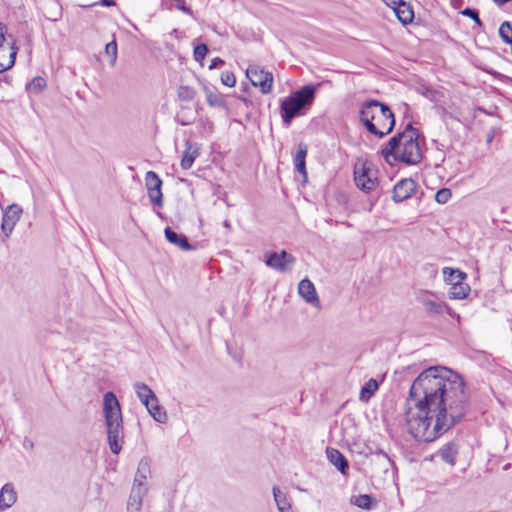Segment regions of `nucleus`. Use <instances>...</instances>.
<instances>
[{
    "label": "nucleus",
    "mask_w": 512,
    "mask_h": 512,
    "mask_svg": "<svg viewBox=\"0 0 512 512\" xmlns=\"http://www.w3.org/2000/svg\"><path fill=\"white\" fill-rule=\"evenodd\" d=\"M468 409L463 378L444 366H431L413 381L403 419L415 440L431 442L461 421Z\"/></svg>",
    "instance_id": "obj_1"
},
{
    "label": "nucleus",
    "mask_w": 512,
    "mask_h": 512,
    "mask_svg": "<svg viewBox=\"0 0 512 512\" xmlns=\"http://www.w3.org/2000/svg\"><path fill=\"white\" fill-rule=\"evenodd\" d=\"M381 155L389 164L395 161L407 165L418 164L422 159V152L418 133L412 124H408L402 133L392 137L381 150Z\"/></svg>",
    "instance_id": "obj_2"
},
{
    "label": "nucleus",
    "mask_w": 512,
    "mask_h": 512,
    "mask_svg": "<svg viewBox=\"0 0 512 512\" xmlns=\"http://www.w3.org/2000/svg\"><path fill=\"white\" fill-rule=\"evenodd\" d=\"M359 114L366 129L379 138L391 133L395 126L394 114L391 109L377 100L363 103Z\"/></svg>",
    "instance_id": "obj_3"
},
{
    "label": "nucleus",
    "mask_w": 512,
    "mask_h": 512,
    "mask_svg": "<svg viewBox=\"0 0 512 512\" xmlns=\"http://www.w3.org/2000/svg\"><path fill=\"white\" fill-rule=\"evenodd\" d=\"M103 412L110 450L114 454H119L123 443L122 413L119 401L114 393H105L103 397Z\"/></svg>",
    "instance_id": "obj_4"
},
{
    "label": "nucleus",
    "mask_w": 512,
    "mask_h": 512,
    "mask_svg": "<svg viewBox=\"0 0 512 512\" xmlns=\"http://www.w3.org/2000/svg\"><path fill=\"white\" fill-rule=\"evenodd\" d=\"M319 86L305 85L281 101L280 114L285 124H290L296 116L312 106Z\"/></svg>",
    "instance_id": "obj_5"
},
{
    "label": "nucleus",
    "mask_w": 512,
    "mask_h": 512,
    "mask_svg": "<svg viewBox=\"0 0 512 512\" xmlns=\"http://www.w3.org/2000/svg\"><path fill=\"white\" fill-rule=\"evenodd\" d=\"M354 181L359 189L369 193L376 187L377 171L366 162H359L354 166Z\"/></svg>",
    "instance_id": "obj_6"
},
{
    "label": "nucleus",
    "mask_w": 512,
    "mask_h": 512,
    "mask_svg": "<svg viewBox=\"0 0 512 512\" xmlns=\"http://www.w3.org/2000/svg\"><path fill=\"white\" fill-rule=\"evenodd\" d=\"M16 54L13 39L6 37V28L0 24V73L14 65Z\"/></svg>",
    "instance_id": "obj_7"
},
{
    "label": "nucleus",
    "mask_w": 512,
    "mask_h": 512,
    "mask_svg": "<svg viewBox=\"0 0 512 512\" xmlns=\"http://www.w3.org/2000/svg\"><path fill=\"white\" fill-rule=\"evenodd\" d=\"M246 76L253 86L260 88L263 94L271 92L273 85L272 73L265 71L258 65H250L246 69Z\"/></svg>",
    "instance_id": "obj_8"
},
{
    "label": "nucleus",
    "mask_w": 512,
    "mask_h": 512,
    "mask_svg": "<svg viewBox=\"0 0 512 512\" xmlns=\"http://www.w3.org/2000/svg\"><path fill=\"white\" fill-rule=\"evenodd\" d=\"M417 299L422 304L425 312L430 316L441 315L446 307V304L440 297L430 291L420 292Z\"/></svg>",
    "instance_id": "obj_9"
},
{
    "label": "nucleus",
    "mask_w": 512,
    "mask_h": 512,
    "mask_svg": "<svg viewBox=\"0 0 512 512\" xmlns=\"http://www.w3.org/2000/svg\"><path fill=\"white\" fill-rule=\"evenodd\" d=\"M148 197L154 206H163L162 180L154 171H148L145 176Z\"/></svg>",
    "instance_id": "obj_10"
},
{
    "label": "nucleus",
    "mask_w": 512,
    "mask_h": 512,
    "mask_svg": "<svg viewBox=\"0 0 512 512\" xmlns=\"http://www.w3.org/2000/svg\"><path fill=\"white\" fill-rule=\"evenodd\" d=\"M296 259L285 250L280 253L273 252L267 256L265 264L280 273H285L291 269Z\"/></svg>",
    "instance_id": "obj_11"
},
{
    "label": "nucleus",
    "mask_w": 512,
    "mask_h": 512,
    "mask_svg": "<svg viewBox=\"0 0 512 512\" xmlns=\"http://www.w3.org/2000/svg\"><path fill=\"white\" fill-rule=\"evenodd\" d=\"M22 209L17 204L9 205L3 213L1 230L5 238H8L12 233L15 225L20 219Z\"/></svg>",
    "instance_id": "obj_12"
},
{
    "label": "nucleus",
    "mask_w": 512,
    "mask_h": 512,
    "mask_svg": "<svg viewBox=\"0 0 512 512\" xmlns=\"http://www.w3.org/2000/svg\"><path fill=\"white\" fill-rule=\"evenodd\" d=\"M417 184L411 178L400 180L393 189V200L395 202H402L412 196L415 192Z\"/></svg>",
    "instance_id": "obj_13"
},
{
    "label": "nucleus",
    "mask_w": 512,
    "mask_h": 512,
    "mask_svg": "<svg viewBox=\"0 0 512 512\" xmlns=\"http://www.w3.org/2000/svg\"><path fill=\"white\" fill-rule=\"evenodd\" d=\"M298 293L311 306L316 308L320 307V300L315 286L308 278H304L300 281L298 284Z\"/></svg>",
    "instance_id": "obj_14"
},
{
    "label": "nucleus",
    "mask_w": 512,
    "mask_h": 512,
    "mask_svg": "<svg viewBox=\"0 0 512 512\" xmlns=\"http://www.w3.org/2000/svg\"><path fill=\"white\" fill-rule=\"evenodd\" d=\"M148 493V488L132 487L126 506L127 512H140L144 497Z\"/></svg>",
    "instance_id": "obj_15"
},
{
    "label": "nucleus",
    "mask_w": 512,
    "mask_h": 512,
    "mask_svg": "<svg viewBox=\"0 0 512 512\" xmlns=\"http://www.w3.org/2000/svg\"><path fill=\"white\" fill-rule=\"evenodd\" d=\"M151 475L149 461L143 458L139 461L134 477L133 486L136 488H148L147 480Z\"/></svg>",
    "instance_id": "obj_16"
},
{
    "label": "nucleus",
    "mask_w": 512,
    "mask_h": 512,
    "mask_svg": "<svg viewBox=\"0 0 512 512\" xmlns=\"http://www.w3.org/2000/svg\"><path fill=\"white\" fill-rule=\"evenodd\" d=\"M17 501V492L14 486L7 483L0 490V512L11 508Z\"/></svg>",
    "instance_id": "obj_17"
},
{
    "label": "nucleus",
    "mask_w": 512,
    "mask_h": 512,
    "mask_svg": "<svg viewBox=\"0 0 512 512\" xmlns=\"http://www.w3.org/2000/svg\"><path fill=\"white\" fill-rule=\"evenodd\" d=\"M307 151H308L307 145L304 143H299L297 146V152L294 157L295 170L303 176L304 181L307 180V171H306Z\"/></svg>",
    "instance_id": "obj_18"
},
{
    "label": "nucleus",
    "mask_w": 512,
    "mask_h": 512,
    "mask_svg": "<svg viewBox=\"0 0 512 512\" xmlns=\"http://www.w3.org/2000/svg\"><path fill=\"white\" fill-rule=\"evenodd\" d=\"M326 455L332 465H334L342 474L348 470V462L344 455L335 448H327Z\"/></svg>",
    "instance_id": "obj_19"
},
{
    "label": "nucleus",
    "mask_w": 512,
    "mask_h": 512,
    "mask_svg": "<svg viewBox=\"0 0 512 512\" xmlns=\"http://www.w3.org/2000/svg\"><path fill=\"white\" fill-rule=\"evenodd\" d=\"M164 233L167 241L170 242L171 244L185 251L192 249V246L189 244L188 239L185 235L176 233L170 227L165 228Z\"/></svg>",
    "instance_id": "obj_20"
},
{
    "label": "nucleus",
    "mask_w": 512,
    "mask_h": 512,
    "mask_svg": "<svg viewBox=\"0 0 512 512\" xmlns=\"http://www.w3.org/2000/svg\"><path fill=\"white\" fill-rule=\"evenodd\" d=\"M458 452V446L453 442H449L444 444L438 450V455L445 463L454 466L456 463Z\"/></svg>",
    "instance_id": "obj_21"
},
{
    "label": "nucleus",
    "mask_w": 512,
    "mask_h": 512,
    "mask_svg": "<svg viewBox=\"0 0 512 512\" xmlns=\"http://www.w3.org/2000/svg\"><path fill=\"white\" fill-rule=\"evenodd\" d=\"M398 20L403 24L411 23L414 18V13L411 6L404 0H401L397 6L393 8Z\"/></svg>",
    "instance_id": "obj_22"
},
{
    "label": "nucleus",
    "mask_w": 512,
    "mask_h": 512,
    "mask_svg": "<svg viewBox=\"0 0 512 512\" xmlns=\"http://www.w3.org/2000/svg\"><path fill=\"white\" fill-rule=\"evenodd\" d=\"M134 389L140 401L149 406L151 402H157V397L154 392L144 383H136Z\"/></svg>",
    "instance_id": "obj_23"
},
{
    "label": "nucleus",
    "mask_w": 512,
    "mask_h": 512,
    "mask_svg": "<svg viewBox=\"0 0 512 512\" xmlns=\"http://www.w3.org/2000/svg\"><path fill=\"white\" fill-rule=\"evenodd\" d=\"M272 491L278 510L280 512H291L292 506L288 495L283 493L278 487H273Z\"/></svg>",
    "instance_id": "obj_24"
},
{
    "label": "nucleus",
    "mask_w": 512,
    "mask_h": 512,
    "mask_svg": "<svg viewBox=\"0 0 512 512\" xmlns=\"http://www.w3.org/2000/svg\"><path fill=\"white\" fill-rule=\"evenodd\" d=\"M443 275L445 277V281L451 286L462 283L467 277L466 273L450 267L443 268Z\"/></svg>",
    "instance_id": "obj_25"
},
{
    "label": "nucleus",
    "mask_w": 512,
    "mask_h": 512,
    "mask_svg": "<svg viewBox=\"0 0 512 512\" xmlns=\"http://www.w3.org/2000/svg\"><path fill=\"white\" fill-rule=\"evenodd\" d=\"M197 156V148H193V145L190 142H187L186 149L183 152L181 159V167L185 170L191 168Z\"/></svg>",
    "instance_id": "obj_26"
},
{
    "label": "nucleus",
    "mask_w": 512,
    "mask_h": 512,
    "mask_svg": "<svg viewBox=\"0 0 512 512\" xmlns=\"http://www.w3.org/2000/svg\"><path fill=\"white\" fill-rule=\"evenodd\" d=\"M204 91H205L207 103L209 104V106L216 107V108H225L226 107V102H225L223 96L219 92L213 91V90L209 89L208 87H205Z\"/></svg>",
    "instance_id": "obj_27"
},
{
    "label": "nucleus",
    "mask_w": 512,
    "mask_h": 512,
    "mask_svg": "<svg viewBox=\"0 0 512 512\" xmlns=\"http://www.w3.org/2000/svg\"><path fill=\"white\" fill-rule=\"evenodd\" d=\"M351 503L361 509L371 510L373 507L377 505V502L367 494H362L358 496H354L351 498Z\"/></svg>",
    "instance_id": "obj_28"
},
{
    "label": "nucleus",
    "mask_w": 512,
    "mask_h": 512,
    "mask_svg": "<svg viewBox=\"0 0 512 512\" xmlns=\"http://www.w3.org/2000/svg\"><path fill=\"white\" fill-rule=\"evenodd\" d=\"M470 292V287L468 284L462 282L460 284H456L451 286L449 291V296L451 299H464L468 296Z\"/></svg>",
    "instance_id": "obj_29"
},
{
    "label": "nucleus",
    "mask_w": 512,
    "mask_h": 512,
    "mask_svg": "<svg viewBox=\"0 0 512 512\" xmlns=\"http://www.w3.org/2000/svg\"><path fill=\"white\" fill-rule=\"evenodd\" d=\"M149 414L159 423H165L167 420V414L157 402H151L149 406H146Z\"/></svg>",
    "instance_id": "obj_30"
},
{
    "label": "nucleus",
    "mask_w": 512,
    "mask_h": 512,
    "mask_svg": "<svg viewBox=\"0 0 512 512\" xmlns=\"http://www.w3.org/2000/svg\"><path fill=\"white\" fill-rule=\"evenodd\" d=\"M378 389V382L375 379H370L361 389L360 392V399L368 401L371 396L374 395V393Z\"/></svg>",
    "instance_id": "obj_31"
},
{
    "label": "nucleus",
    "mask_w": 512,
    "mask_h": 512,
    "mask_svg": "<svg viewBox=\"0 0 512 512\" xmlns=\"http://www.w3.org/2000/svg\"><path fill=\"white\" fill-rule=\"evenodd\" d=\"M105 55L109 58V63L113 67L117 61V43L115 40L109 42L105 46Z\"/></svg>",
    "instance_id": "obj_32"
},
{
    "label": "nucleus",
    "mask_w": 512,
    "mask_h": 512,
    "mask_svg": "<svg viewBox=\"0 0 512 512\" xmlns=\"http://www.w3.org/2000/svg\"><path fill=\"white\" fill-rule=\"evenodd\" d=\"M499 35L505 43H512V25L510 22H503L499 28Z\"/></svg>",
    "instance_id": "obj_33"
},
{
    "label": "nucleus",
    "mask_w": 512,
    "mask_h": 512,
    "mask_svg": "<svg viewBox=\"0 0 512 512\" xmlns=\"http://www.w3.org/2000/svg\"><path fill=\"white\" fill-rule=\"evenodd\" d=\"M46 86V81L42 77H35L28 85L27 89L31 92L38 93Z\"/></svg>",
    "instance_id": "obj_34"
},
{
    "label": "nucleus",
    "mask_w": 512,
    "mask_h": 512,
    "mask_svg": "<svg viewBox=\"0 0 512 512\" xmlns=\"http://www.w3.org/2000/svg\"><path fill=\"white\" fill-rule=\"evenodd\" d=\"M451 196H452V194H451L450 189L443 188V189H440V190L437 191V193L435 195V200L439 204H445V203H447L449 201Z\"/></svg>",
    "instance_id": "obj_35"
},
{
    "label": "nucleus",
    "mask_w": 512,
    "mask_h": 512,
    "mask_svg": "<svg viewBox=\"0 0 512 512\" xmlns=\"http://www.w3.org/2000/svg\"><path fill=\"white\" fill-rule=\"evenodd\" d=\"M208 52V47L206 44H198L195 48H194V58L196 61L198 62H201L206 54Z\"/></svg>",
    "instance_id": "obj_36"
},
{
    "label": "nucleus",
    "mask_w": 512,
    "mask_h": 512,
    "mask_svg": "<svg viewBox=\"0 0 512 512\" xmlns=\"http://www.w3.org/2000/svg\"><path fill=\"white\" fill-rule=\"evenodd\" d=\"M221 82L225 86L234 87L236 84L235 75L230 71L223 72L221 75Z\"/></svg>",
    "instance_id": "obj_37"
},
{
    "label": "nucleus",
    "mask_w": 512,
    "mask_h": 512,
    "mask_svg": "<svg viewBox=\"0 0 512 512\" xmlns=\"http://www.w3.org/2000/svg\"><path fill=\"white\" fill-rule=\"evenodd\" d=\"M193 95H194V91L187 87V86H182L180 87L179 89V97L183 100H191L193 98Z\"/></svg>",
    "instance_id": "obj_38"
},
{
    "label": "nucleus",
    "mask_w": 512,
    "mask_h": 512,
    "mask_svg": "<svg viewBox=\"0 0 512 512\" xmlns=\"http://www.w3.org/2000/svg\"><path fill=\"white\" fill-rule=\"evenodd\" d=\"M461 13L472 18L479 26L482 25V22L478 16V12L475 9L466 8Z\"/></svg>",
    "instance_id": "obj_39"
},
{
    "label": "nucleus",
    "mask_w": 512,
    "mask_h": 512,
    "mask_svg": "<svg viewBox=\"0 0 512 512\" xmlns=\"http://www.w3.org/2000/svg\"><path fill=\"white\" fill-rule=\"evenodd\" d=\"M376 455L381 458V460L384 461V467L386 468L387 465L391 463L390 458L387 456L386 453H384L382 450H379L376 452Z\"/></svg>",
    "instance_id": "obj_40"
},
{
    "label": "nucleus",
    "mask_w": 512,
    "mask_h": 512,
    "mask_svg": "<svg viewBox=\"0 0 512 512\" xmlns=\"http://www.w3.org/2000/svg\"><path fill=\"white\" fill-rule=\"evenodd\" d=\"M178 1H179V4H178L177 8H178V9H180L181 11H183L184 13H186V14H189V15H190V14L192 13V12H191V9H190V8H188V7L185 5L184 0H178Z\"/></svg>",
    "instance_id": "obj_41"
},
{
    "label": "nucleus",
    "mask_w": 512,
    "mask_h": 512,
    "mask_svg": "<svg viewBox=\"0 0 512 512\" xmlns=\"http://www.w3.org/2000/svg\"><path fill=\"white\" fill-rule=\"evenodd\" d=\"M224 64V61L220 58H214L212 61H211V64L209 66V69H214V68H217L219 65H222Z\"/></svg>",
    "instance_id": "obj_42"
},
{
    "label": "nucleus",
    "mask_w": 512,
    "mask_h": 512,
    "mask_svg": "<svg viewBox=\"0 0 512 512\" xmlns=\"http://www.w3.org/2000/svg\"><path fill=\"white\" fill-rule=\"evenodd\" d=\"M387 6L391 7L392 9L397 6V4L401 1V0H382Z\"/></svg>",
    "instance_id": "obj_43"
},
{
    "label": "nucleus",
    "mask_w": 512,
    "mask_h": 512,
    "mask_svg": "<svg viewBox=\"0 0 512 512\" xmlns=\"http://www.w3.org/2000/svg\"><path fill=\"white\" fill-rule=\"evenodd\" d=\"M445 309L447 310V313L451 316V317H454L456 318L457 320H460V316L459 314H457L455 311H453L451 308H449L447 305L445 307Z\"/></svg>",
    "instance_id": "obj_44"
},
{
    "label": "nucleus",
    "mask_w": 512,
    "mask_h": 512,
    "mask_svg": "<svg viewBox=\"0 0 512 512\" xmlns=\"http://www.w3.org/2000/svg\"><path fill=\"white\" fill-rule=\"evenodd\" d=\"M101 4H102L103 6H111V5H113L114 3H113L112 1H110V0H101Z\"/></svg>",
    "instance_id": "obj_45"
},
{
    "label": "nucleus",
    "mask_w": 512,
    "mask_h": 512,
    "mask_svg": "<svg viewBox=\"0 0 512 512\" xmlns=\"http://www.w3.org/2000/svg\"><path fill=\"white\" fill-rule=\"evenodd\" d=\"M27 446H28L29 448H32V447H33V443H32L31 441H29V442L27 443Z\"/></svg>",
    "instance_id": "obj_46"
},
{
    "label": "nucleus",
    "mask_w": 512,
    "mask_h": 512,
    "mask_svg": "<svg viewBox=\"0 0 512 512\" xmlns=\"http://www.w3.org/2000/svg\"><path fill=\"white\" fill-rule=\"evenodd\" d=\"M488 143H490L492 141V137H488Z\"/></svg>",
    "instance_id": "obj_47"
},
{
    "label": "nucleus",
    "mask_w": 512,
    "mask_h": 512,
    "mask_svg": "<svg viewBox=\"0 0 512 512\" xmlns=\"http://www.w3.org/2000/svg\"><path fill=\"white\" fill-rule=\"evenodd\" d=\"M27 440L24 441L23 446L27 447Z\"/></svg>",
    "instance_id": "obj_48"
}]
</instances>
